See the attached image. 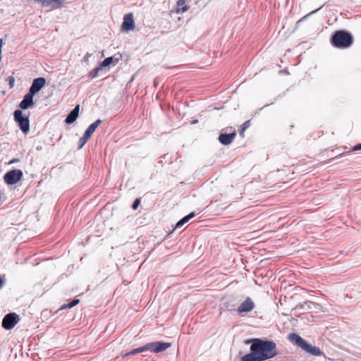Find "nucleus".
I'll return each instance as SVG.
<instances>
[{"instance_id": "nucleus-10", "label": "nucleus", "mask_w": 361, "mask_h": 361, "mask_svg": "<svg viewBox=\"0 0 361 361\" xmlns=\"http://www.w3.org/2000/svg\"><path fill=\"white\" fill-rule=\"evenodd\" d=\"M236 136V133L235 130H233L232 133H230L228 134L226 133H221L219 136V141L224 145H228L232 143V142L234 140L235 137Z\"/></svg>"}, {"instance_id": "nucleus-8", "label": "nucleus", "mask_w": 361, "mask_h": 361, "mask_svg": "<svg viewBox=\"0 0 361 361\" xmlns=\"http://www.w3.org/2000/svg\"><path fill=\"white\" fill-rule=\"evenodd\" d=\"M135 21L132 13H127L123 17V22L121 25L123 31L128 32L135 29Z\"/></svg>"}, {"instance_id": "nucleus-1", "label": "nucleus", "mask_w": 361, "mask_h": 361, "mask_svg": "<svg viewBox=\"0 0 361 361\" xmlns=\"http://www.w3.org/2000/svg\"><path fill=\"white\" fill-rule=\"evenodd\" d=\"M250 347L251 353L241 357L242 361H262L276 354V344L267 340H255Z\"/></svg>"}, {"instance_id": "nucleus-4", "label": "nucleus", "mask_w": 361, "mask_h": 361, "mask_svg": "<svg viewBox=\"0 0 361 361\" xmlns=\"http://www.w3.org/2000/svg\"><path fill=\"white\" fill-rule=\"evenodd\" d=\"M170 346V343L152 342L147 343L142 347L133 349V350L126 353L124 356L133 355L137 353L147 350L154 353H159L166 350Z\"/></svg>"}, {"instance_id": "nucleus-6", "label": "nucleus", "mask_w": 361, "mask_h": 361, "mask_svg": "<svg viewBox=\"0 0 361 361\" xmlns=\"http://www.w3.org/2000/svg\"><path fill=\"white\" fill-rule=\"evenodd\" d=\"M23 176V172L19 169H14L7 172L4 176V181L8 185H13L20 180Z\"/></svg>"}, {"instance_id": "nucleus-15", "label": "nucleus", "mask_w": 361, "mask_h": 361, "mask_svg": "<svg viewBox=\"0 0 361 361\" xmlns=\"http://www.w3.org/2000/svg\"><path fill=\"white\" fill-rule=\"evenodd\" d=\"M187 0H178L177 1L178 8L176 10V13H184L187 11L189 7L185 5Z\"/></svg>"}, {"instance_id": "nucleus-17", "label": "nucleus", "mask_w": 361, "mask_h": 361, "mask_svg": "<svg viewBox=\"0 0 361 361\" xmlns=\"http://www.w3.org/2000/svg\"><path fill=\"white\" fill-rule=\"evenodd\" d=\"M250 126V120H248L245 121L243 124L240 126V130L239 131L240 135L243 137L245 136L244 133L247 128H248Z\"/></svg>"}, {"instance_id": "nucleus-2", "label": "nucleus", "mask_w": 361, "mask_h": 361, "mask_svg": "<svg viewBox=\"0 0 361 361\" xmlns=\"http://www.w3.org/2000/svg\"><path fill=\"white\" fill-rule=\"evenodd\" d=\"M331 42L336 48L345 49L351 46L353 38L350 32L345 30H338L333 35Z\"/></svg>"}, {"instance_id": "nucleus-11", "label": "nucleus", "mask_w": 361, "mask_h": 361, "mask_svg": "<svg viewBox=\"0 0 361 361\" xmlns=\"http://www.w3.org/2000/svg\"><path fill=\"white\" fill-rule=\"evenodd\" d=\"M18 106L20 109H18L14 111V118L15 121L18 123L20 129L23 131V101L19 103Z\"/></svg>"}, {"instance_id": "nucleus-29", "label": "nucleus", "mask_w": 361, "mask_h": 361, "mask_svg": "<svg viewBox=\"0 0 361 361\" xmlns=\"http://www.w3.org/2000/svg\"><path fill=\"white\" fill-rule=\"evenodd\" d=\"M251 341H252V340H247V341H246V343H247V344H248Z\"/></svg>"}, {"instance_id": "nucleus-26", "label": "nucleus", "mask_w": 361, "mask_h": 361, "mask_svg": "<svg viewBox=\"0 0 361 361\" xmlns=\"http://www.w3.org/2000/svg\"><path fill=\"white\" fill-rule=\"evenodd\" d=\"M319 9V8H318V9H317V10H315V11H313L310 12V13L307 14V15H306V16H304V17H303L300 20H304V19L307 18L309 16H310L311 14L316 13Z\"/></svg>"}, {"instance_id": "nucleus-19", "label": "nucleus", "mask_w": 361, "mask_h": 361, "mask_svg": "<svg viewBox=\"0 0 361 361\" xmlns=\"http://www.w3.org/2000/svg\"><path fill=\"white\" fill-rule=\"evenodd\" d=\"M101 68L100 67H98V68H95L94 69H92L91 71H90L89 73V76L91 78H96L97 75H98V73L99 71H100Z\"/></svg>"}, {"instance_id": "nucleus-12", "label": "nucleus", "mask_w": 361, "mask_h": 361, "mask_svg": "<svg viewBox=\"0 0 361 361\" xmlns=\"http://www.w3.org/2000/svg\"><path fill=\"white\" fill-rule=\"evenodd\" d=\"M79 109H80V105L78 104L74 108V109L66 117V122L67 123H72L77 119V118L78 117V114H79Z\"/></svg>"}, {"instance_id": "nucleus-20", "label": "nucleus", "mask_w": 361, "mask_h": 361, "mask_svg": "<svg viewBox=\"0 0 361 361\" xmlns=\"http://www.w3.org/2000/svg\"><path fill=\"white\" fill-rule=\"evenodd\" d=\"M113 61L112 57H107L101 63L102 67H106L109 66Z\"/></svg>"}, {"instance_id": "nucleus-13", "label": "nucleus", "mask_w": 361, "mask_h": 361, "mask_svg": "<svg viewBox=\"0 0 361 361\" xmlns=\"http://www.w3.org/2000/svg\"><path fill=\"white\" fill-rule=\"evenodd\" d=\"M102 120L98 119L95 122L92 123L87 128V129L85 130L84 135H85V136H87V137L90 138L92 135L94 133V132L95 131L97 128L99 126V125H100L102 123Z\"/></svg>"}, {"instance_id": "nucleus-3", "label": "nucleus", "mask_w": 361, "mask_h": 361, "mask_svg": "<svg viewBox=\"0 0 361 361\" xmlns=\"http://www.w3.org/2000/svg\"><path fill=\"white\" fill-rule=\"evenodd\" d=\"M46 85V79L42 77L35 78L27 94L24 96V109L33 106V96Z\"/></svg>"}, {"instance_id": "nucleus-9", "label": "nucleus", "mask_w": 361, "mask_h": 361, "mask_svg": "<svg viewBox=\"0 0 361 361\" xmlns=\"http://www.w3.org/2000/svg\"><path fill=\"white\" fill-rule=\"evenodd\" d=\"M255 307V304L250 298H247L246 300L242 302L238 307V312H249Z\"/></svg>"}, {"instance_id": "nucleus-25", "label": "nucleus", "mask_w": 361, "mask_h": 361, "mask_svg": "<svg viewBox=\"0 0 361 361\" xmlns=\"http://www.w3.org/2000/svg\"><path fill=\"white\" fill-rule=\"evenodd\" d=\"M8 80H9V86H10V87L11 88V87H13V85H14V82H15V79H14V78H13V77L10 76V77L8 78Z\"/></svg>"}, {"instance_id": "nucleus-5", "label": "nucleus", "mask_w": 361, "mask_h": 361, "mask_svg": "<svg viewBox=\"0 0 361 361\" xmlns=\"http://www.w3.org/2000/svg\"><path fill=\"white\" fill-rule=\"evenodd\" d=\"M292 341H293L295 345L300 347L302 350L312 355L321 356L322 355V352L319 348L312 345L305 340H292Z\"/></svg>"}, {"instance_id": "nucleus-16", "label": "nucleus", "mask_w": 361, "mask_h": 361, "mask_svg": "<svg viewBox=\"0 0 361 361\" xmlns=\"http://www.w3.org/2000/svg\"><path fill=\"white\" fill-rule=\"evenodd\" d=\"M195 212H191L188 215L184 216L182 219H180L177 224H176V228H178L180 226H182L185 223H187L189 220H190L192 218L195 216Z\"/></svg>"}, {"instance_id": "nucleus-18", "label": "nucleus", "mask_w": 361, "mask_h": 361, "mask_svg": "<svg viewBox=\"0 0 361 361\" xmlns=\"http://www.w3.org/2000/svg\"><path fill=\"white\" fill-rule=\"evenodd\" d=\"M79 302H80L79 299H74L71 302L62 305L61 307V310H63V309H66V308L71 309V308L75 307V305H77Z\"/></svg>"}, {"instance_id": "nucleus-23", "label": "nucleus", "mask_w": 361, "mask_h": 361, "mask_svg": "<svg viewBox=\"0 0 361 361\" xmlns=\"http://www.w3.org/2000/svg\"><path fill=\"white\" fill-rule=\"evenodd\" d=\"M140 202H141V201H140V198H137V199L134 201V202H133V205H132V208H133L134 210L137 209V207H139V205L140 204Z\"/></svg>"}, {"instance_id": "nucleus-28", "label": "nucleus", "mask_w": 361, "mask_h": 361, "mask_svg": "<svg viewBox=\"0 0 361 361\" xmlns=\"http://www.w3.org/2000/svg\"><path fill=\"white\" fill-rule=\"evenodd\" d=\"M5 281L3 279L0 278V288H2V286H4Z\"/></svg>"}, {"instance_id": "nucleus-14", "label": "nucleus", "mask_w": 361, "mask_h": 361, "mask_svg": "<svg viewBox=\"0 0 361 361\" xmlns=\"http://www.w3.org/2000/svg\"><path fill=\"white\" fill-rule=\"evenodd\" d=\"M66 0H40L43 6H55L59 8Z\"/></svg>"}, {"instance_id": "nucleus-27", "label": "nucleus", "mask_w": 361, "mask_h": 361, "mask_svg": "<svg viewBox=\"0 0 361 361\" xmlns=\"http://www.w3.org/2000/svg\"><path fill=\"white\" fill-rule=\"evenodd\" d=\"M357 150H361V144H358L353 148V151H357Z\"/></svg>"}, {"instance_id": "nucleus-7", "label": "nucleus", "mask_w": 361, "mask_h": 361, "mask_svg": "<svg viewBox=\"0 0 361 361\" xmlns=\"http://www.w3.org/2000/svg\"><path fill=\"white\" fill-rule=\"evenodd\" d=\"M19 320L20 318L18 314L13 312L8 313L3 319L2 326L5 329H11L14 327Z\"/></svg>"}, {"instance_id": "nucleus-24", "label": "nucleus", "mask_w": 361, "mask_h": 361, "mask_svg": "<svg viewBox=\"0 0 361 361\" xmlns=\"http://www.w3.org/2000/svg\"><path fill=\"white\" fill-rule=\"evenodd\" d=\"M288 338H302L299 335L295 333H291L288 336Z\"/></svg>"}, {"instance_id": "nucleus-21", "label": "nucleus", "mask_w": 361, "mask_h": 361, "mask_svg": "<svg viewBox=\"0 0 361 361\" xmlns=\"http://www.w3.org/2000/svg\"><path fill=\"white\" fill-rule=\"evenodd\" d=\"M89 139L90 138L87 137V136H85V135H83V136L82 137H80L79 140V144H80L79 148L82 147Z\"/></svg>"}, {"instance_id": "nucleus-22", "label": "nucleus", "mask_w": 361, "mask_h": 361, "mask_svg": "<svg viewBox=\"0 0 361 361\" xmlns=\"http://www.w3.org/2000/svg\"><path fill=\"white\" fill-rule=\"evenodd\" d=\"M29 131V119L27 117H24V134H27Z\"/></svg>"}]
</instances>
